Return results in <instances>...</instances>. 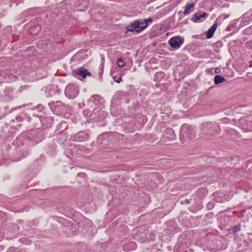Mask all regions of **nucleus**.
<instances>
[{
	"mask_svg": "<svg viewBox=\"0 0 252 252\" xmlns=\"http://www.w3.org/2000/svg\"><path fill=\"white\" fill-rule=\"evenodd\" d=\"M194 137V132L187 125H184L182 126L180 139L182 142L188 141Z\"/></svg>",
	"mask_w": 252,
	"mask_h": 252,
	"instance_id": "1",
	"label": "nucleus"
},
{
	"mask_svg": "<svg viewBox=\"0 0 252 252\" xmlns=\"http://www.w3.org/2000/svg\"><path fill=\"white\" fill-rule=\"evenodd\" d=\"M183 43V39L178 36L173 37L168 41L170 46L174 49H178Z\"/></svg>",
	"mask_w": 252,
	"mask_h": 252,
	"instance_id": "2",
	"label": "nucleus"
},
{
	"mask_svg": "<svg viewBox=\"0 0 252 252\" xmlns=\"http://www.w3.org/2000/svg\"><path fill=\"white\" fill-rule=\"evenodd\" d=\"M126 30L128 32L138 33L142 31L137 21H135L132 23L127 26Z\"/></svg>",
	"mask_w": 252,
	"mask_h": 252,
	"instance_id": "3",
	"label": "nucleus"
},
{
	"mask_svg": "<svg viewBox=\"0 0 252 252\" xmlns=\"http://www.w3.org/2000/svg\"><path fill=\"white\" fill-rule=\"evenodd\" d=\"M73 73L75 77H76L77 75H80L83 78H86L87 76H90L91 75V73L86 70L84 67H80L75 69L73 71Z\"/></svg>",
	"mask_w": 252,
	"mask_h": 252,
	"instance_id": "4",
	"label": "nucleus"
},
{
	"mask_svg": "<svg viewBox=\"0 0 252 252\" xmlns=\"http://www.w3.org/2000/svg\"><path fill=\"white\" fill-rule=\"evenodd\" d=\"M208 16V14L206 12L200 11L195 13L191 18V20L194 22H197L200 20L201 18H205Z\"/></svg>",
	"mask_w": 252,
	"mask_h": 252,
	"instance_id": "5",
	"label": "nucleus"
},
{
	"mask_svg": "<svg viewBox=\"0 0 252 252\" xmlns=\"http://www.w3.org/2000/svg\"><path fill=\"white\" fill-rule=\"evenodd\" d=\"M218 27V24L215 22L213 26L208 30L206 33L207 38H210L212 37L214 34Z\"/></svg>",
	"mask_w": 252,
	"mask_h": 252,
	"instance_id": "6",
	"label": "nucleus"
},
{
	"mask_svg": "<svg viewBox=\"0 0 252 252\" xmlns=\"http://www.w3.org/2000/svg\"><path fill=\"white\" fill-rule=\"evenodd\" d=\"M194 5L195 3L193 2L187 3L183 12L184 14L186 15L193 11Z\"/></svg>",
	"mask_w": 252,
	"mask_h": 252,
	"instance_id": "7",
	"label": "nucleus"
},
{
	"mask_svg": "<svg viewBox=\"0 0 252 252\" xmlns=\"http://www.w3.org/2000/svg\"><path fill=\"white\" fill-rule=\"evenodd\" d=\"M225 81V79L220 75H216L214 78L215 84L218 85Z\"/></svg>",
	"mask_w": 252,
	"mask_h": 252,
	"instance_id": "8",
	"label": "nucleus"
},
{
	"mask_svg": "<svg viewBox=\"0 0 252 252\" xmlns=\"http://www.w3.org/2000/svg\"><path fill=\"white\" fill-rule=\"evenodd\" d=\"M137 22H138L139 27L141 28V30L143 31L147 27L146 22L143 19L137 20Z\"/></svg>",
	"mask_w": 252,
	"mask_h": 252,
	"instance_id": "9",
	"label": "nucleus"
},
{
	"mask_svg": "<svg viewBox=\"0 0 252 252\" xmlns=\"http://www.w3.org/2000/svg\"><path fill=\"white\" fill-rule=\"evenodd\" d=\"M117 65L120 67H123L126 65V63L123 61L122 59H119L117 61Z\"/></svg>",
	"mask_w": 252,
	"mask_h": 252,
	"instance_id": "10",
	"label": "nucleus"
},
{
	"mask_svg": "<svg viewBox=\"0 0 252 252\" xmlns=\"http://www.w3.org/2000/svg\"><path fill=\"white\" fill-rule=\"evenodd\" d=\"M166 131L169 132V133H170L171 134L170 135H171V139H175V136L174 132H173V130L172 129H166Z\"/></svg>",
	"mask_w": 252,
	"mask_h": 252,
	"instance_id": "11",
	"label": "nucleus"
},
{
	"mask_svg": "<svg viewBox=\"0 0 252 252\" xmlns=\"http://www.w3.org/2000/svg\"><path fill=\"white\" fill-rule=\"evenodd\" d=\"M128 246H130L133 248V249H135V244L134 242H130L127 244Z\"/></svg>",
	"mask_w": 252,
	"mask_h": 252,
	"instance_id": "12",
	"label": "nucleus"
},
{
	"mask_svg": "<svg viewBox=\"0 0 252 252\" xmlns=\"http://www.w3.org/2000/svg\"><path fill=\"white\" fill-rule=\"evenodd\" d=\"M115 77H113V79L115 80V81L118 83H120L122 81V78L121 77H119L117 80H115Z\"/></svg>",
	"mask_w": 252,
	"mask_h": 252,
	"instance_id": "13",
	"label": "nucleus"
},
{
	"mask_svg": "<svg viewBox=\"0 0 252 252\" xmlns=\"http://www.w3.org/2000/svg\"><path fill=\"white\" fill-rule=\"evenodd\" d=\"M146 22V23L148 24V23H151L153 21V19L151 18H148L147 19H143Z\"/></svg>",
	"mask_w": 252,
	"mask_h": 252,
	"instance_id": "14",
	"label": "nucleus"
},
{
	"mask_svg": "<svg viewBox=\"0 0 252 252\" xmlns=\"http://www.w3.org/2000/svg\"><path fill=\"white\" fill-rule=\"evenodd\" d=\"M70 89V86H67L66 88V89H65V94H68L69 93V90Z\"/></svg>",
	"mask_w": 252,
	"mask_h": 252,
	"instance_id": "15",
	"label": "nucleus"
},
{
	"mask_svg": "<svg viewBox=\"0 0 252 252\" xmlns=\"http://www.w3.org/2000/svg\"><path fill=\"white\" fill-rule=\"evenodd\" d=\"M220 71V70L219 69H218V68L216 69V71H215L216 73H219Z\"/></svg>",
	"mask_w": 252,
	"mask_h": 252,
	"instance_id": "16",
	"label": "nucleus"
},
{
	"mask_svg": "<svg viewBox=\"0 0 252 252\" xmlns=\"http://www.w3.org/2000/svg\"><path fill=\"white\" fill-rule=\"evenodd\" d=\"M39 32V29H37L36 30V32L34 33V34H36V33H37L38 32Z\"/></svg>",
	"mask_w": 252,
	"mask_h": 252,
	"instance_id": "17",
	"label": "nucleus"
},
{
	"mask_svg": "<svg viewBox=\"0 0 252 252\" xmlns=\"http://www.w3.org/2000/svg\"><path fill=\"white\" fill-rule=\"evenodd\" d=\"M162 73L161 72H159L157 74V75H162Z\"/></svg>",
	"mask_w": 252,
	"mask_h": 252,
	"instance_id": "18",
	"label": "nucleus"
},
{
	"mask_svg": "<svg viewBox=\"0 0 252 252\" xmlns=\"http://www.w3.org/2000/svg\"><path fill=\"white\" fill-rule=\"evenodd\" d=\"M126 246H125L124 247V249H125V250L127 251V250H126Z\"/></svg>",
	"mask_w": 252,
	"mask_h": 252,
	"instance_id": "19",
	"label": "nucleus"
},
{
	"mask_svg": "<svg viewBox=\"0 0 252 252\" xmlns=\"http://www.w3.org/2000/svg\"><path fill=\"white\" fill-rule=\"evenodd\" d=\"M37 28H38V27H36V26H35V27H34V29H37Z\"/></svg>",
	"mask_w": 252,
	"mask_h": 252,
	"instance_id": "20",
	"label": "nucleus"
},
{
	"mask_svg": "<svg viewBox=\"0 0 252 252\" xmlns=\"http://www.w3.org/2000/svg\"><path fill=\"white\" fill-rule=\"evenodd\" d=\"M201 190H204V191H205V189H202Z\"/></svg>",
	"mask_w": 252,
	"mask_h": 252,
	"instance_id": "21",
	"label": "nucleus"
},
{
	"mask_svg": "<svg viewBox=\"0 0 252 252\" xmlns=\"http://www.w3.org/2000/svg\"><path fill=\"white\" fill-rule=\"evenodd\" d=\"M82 134V133H81V132H79V135H80V134Z\"/></svg>",
	"mask_w": 252,
	"mask_h": 252,
	"instance_id": "22",
	"label": "nucleus"
}]
</instances>
